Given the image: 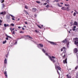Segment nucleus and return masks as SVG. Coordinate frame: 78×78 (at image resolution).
<instances>
[{
  "label": "nucleus",
  "mask_w": 78,
  "mask_h": 78,
  "mask_svg": "<svg viewBox=\"0 0 78 78\" xmlns=\"http://www.w3.org/2000/svg\"><path fill=\"white\" fill-rule=\"evenodd\" d=\"M2 21L0 20V23H2Z\"/></svg>",
  "instance_id": "46"
},
{
  "label": "nucleus",
  "mask_w": 78,
  "mask_h": 78,
  "mask_svg": "<svg viewBox=\"0 0 78 78\" xmlns=\"http://www.w3.org/2000/svg\"><path fill=\"white\" fill-rule=\"evenodd\" d=\"M42 51L44 52V53L45 52V50L44 49H42Z\"/></svg>",
  "instance_id": "24"
},
{
  "label": "nucleus",
  "mask_w": 78,
  "mask_h": 78,
  "mask_svg": "<svg viewBox=\"0 0 78 78\" xmlns=\"http://www.w3.org/2000/svg\"><path fill=\"white\" fill-rule=\"evenodd\" d=\"M58 2L59 1L58 0H55V1H54V2Z\"/></svg>",
  "instance_id": "26"
},
{
  "label": "nucleus",
  "mask_w": 78,
  "mask_h": 78,
  "mask_svg": "<svg viewBox=\"0 0 78 78\" xmlns=\"http://www.w3.org/2000/svg\"><path fill=\"white\" fill-rule=\"evenodd\" d=\"M77 68H78V66H77L75 68V69H77Z\"/></svg>",
  "instance_id": "40"
},
{
  "label": "nucleus",
  "mask_w": 78,
  "mask_h": 78,
  "mask_svg": "<svg viewBox=\"0 0 78 78\" xmlns=\"http://www.w3.org/2000/svg\"><path fill=\"white\" fill-rule=\"evenodd\" d=\"M76 12V14H78V12Z\"/></svg>",
  "instance_id": "63"
},
{
  "label": "nucleus",
  "mask_w": 78,
  "mask_h": 78,
  "mask_svg": "<svg viewBox=\"0 0 78 78\" xmlns=\"http://www.w3.org/2000/svg\"><path fill=\"white\" fill-rule=\"evenodd\" d=\"M13 34H15V32H14V31H13L12 33Z\"/></svg>",
  "instance_id": "43"
},
{
  "label": "nucleus",
  "mask_w": 78,
  "mask_h": 78,
  "mask_svg": "<svg viewBox=\"0 0 78 78\" xmlns=\"http://www.w3.org/2000/svg\"><path fill=\"white\" fill-rule=\"evenodd\" d=\"M48 58H49L51 61H52L53 62H55V60H54L53 59H56L57 60V58L53 56H52V57H51V56H48Z\"/></svg>",
  "instance_id": "2"
},
{
  "label": "nucleus",
  "mask_w": 78,
  "mask_h": 78,
  "mask_svg": "<svg viewBox=\"0 0 78 78\" xmlns=\"http://www.w3.org/2000/svg\"><path fill=\"white\" fill-rule=\"evenodd\" d=\"M47 3H44V5H47Z\"/></svg>",
  "instance_id": "44"
},
{
  "label": "nucleus",
  "mask_w": 78,
  "mask_h": 78,
  "mask_svg": "<svg viewBox=\"0 0 78 78\" xmlns=\"http://www.w3.org/2000/svg\"><path fill=\"white\" fill-rule=\"evenodd\" d=\"M6 40H8V37H6Z\"/></svg>",
  "instance_id": "48"
},
{
  "label": "nucleus",
  "mask_w": 78,
  "mask_h": 78,
  "mask_svg": "<svg viewBox=\"0 0 78 78\" xmlns=\"http://www.w3.org/2000/svg\"><path fill=\"white\" fill-rule=\"evenodd\" d=\"M46 2H47L48 3H49V2L47 1Z\"/></svg>",
  "instance_id": "53"
},
{
  "label": "nucleus",
  "mask_w": 78,
  "mask_h": 78,
  "mask_svg": "<svg viewBox=\"0 0 78 78\" xmlns=\"http://www.w3.org/2000/svg\"><path fill=\"white\" fill-rule=\"evenodd\" d=\"M45 55H46V56H48V54H47V53H45Z\"/></svg>",
  "instance_id": "41"
},
{
  "label": "nucleus",
  "mask_w": 78,
  "mask_h": 78,
  "mask_svg": "<svg viewBox=\"0 0 78 78\" xmlns=\"http://www.w3.org/2000/svg\"><path fill=\"white\" fill-rule=\"evenodd\" d=\"M17 43V41H16V42L15 43V45H16Z\"/></svg>",
  "instance_id": "42"
},
{
  "label": "nucleus",
  "mask_w": 78,
  "mask_h": 78,
  "mask_svg": "<svg viewBox=\"0 0 78 78\" xmlns=\"http://www.w3.org/2000/svg\"><path fill=\"white\" fill-rule=\"evenodd\" d=\"M65 6H69V5L68 4H65Z\"/></svg>",
  "instance_id": "27"
},
{
  "label": "nucleus",
  "mask_w": 78,
  "mask_h": 78,
  "mask_svg": "<svg viewBox=\"0 0 78 78\" xmlns=\"http://www.w3.org/2000/svg\"><path fill=\"white\" fill-rule=\"evenodd\" d=\"M37 26L39 28H42V27H41L39 25H37Z\"/></svg>",
  "instance_id": "23"
},
{
  "label": "nucleus",
  "mask_w": 78,
  "mask_h": 78,
  "mask_svg": "<svg viewBox=\"0 0 78 78\" xmlns=\"http://www.w3.org/2000/svg\"><path fill=\"white\" fill-rule=\"evenodd\" d=\"M73 28L72 29L73 31H75V28H76V26H74L73 27Z\"/></svg>",
  "instance_id": "16"
},
{
  "label": "nucleus",
  "mask_w": 78,
  "mask_h": 78,
  "mask_svg": "<svg viewBox=\"0 0 78 78\" xmlns=\"http://www.w3.org/2000/svg\"><path fill=\"white\" fill-rule=\"evenodd\" d=\"M15 30L16 31H17V30L16 29V30Z\"/></svg>",
  "instance_id": "60"
},
{
  "label": "nucleus",
  "mask_w": 78,
  "mask_h": 78,
  "mask_svg": "<svg viewBox=\"0 0 78 78\" xmlns=\"http://www.w3.org/2000/svg\"><path fill=\"white\" fill-rule=\"evenodd\" d=\"M24 27H25V28H26V27L25 26H24Z\"/></svg>",
  "instance_id": "56"
},
{
  "label": "nucleus",
  "mask_w": 78,
  "mask_h": 78,
  "mask_svg": "<svg viewBox=\"0 0 78 78\" xmlns=\"http://www.w3.org/2000/svg\"><path fill=\"white\" fill-rule=\"evenodd\" d=\"M63 50H64V52H66V49L65 47H63L61 49V51H63Z\"/></svg>",
  "instance_id": "6"
},
{
  "label": "nucleus",
  "mask_w": 78,
  "mask_h": 78,
  "mask_svg": "<svg viewBox=\"0 0 78 78\" xmlns=\"http://www.w3.org/2000/svg\"><path fill=\"white\" fill-rule=\"evenodd\" d=\"M67 78H71V76H69V75L67 74L66 75Z\"/></svg>",
  "instance_id": "15"
},
{
  "label": "nucleus",
  "mask_w": 78,
  "mask_h": 78,
  "mask_svg": "<svg viewBox=\"0 0 78 78\" xmlns=\"http://www.w3.org/2000/svg\"><path fill=\"white\" fill-rule=\"evenodd\" d=\"M4 74H5V76H6V77H7L8 76L7 75V73H6V71H5L4 72Z\"/></svg>",
  "instance_id": "20"
},
{
  "label": "nucleus",
  "mask_w": 78,
  "mask_h": 78,
  "mask_svg": "<svg viewBox=\"0 0 78 78\" xmlns=\"http://www.w3.org/2000/svg\"><path fill=\"white\" fill-rule=\"evenodd\" d=\"M27 37H29V38H30V39H32V38H31V37H30V36H27Z\"/></svg>",
  "instance_id": "38"
},
{
  "label": "nucleus",
  "mask_w": 78,
  "mask_h": 78,
  "mask_svg": "<svg viewBox=\"0 0 78 78\" xmlns=\"http://www.w3.org/2000/svg\"><path fill=\"white\" fill-rule=\"evenodd\" d=\"M67 11H69V7H67Z\"/></svg>",
  "instance_id": "37"
},
{
  "label": "nucleus",
  "mask_w": 78,
  "mask_h": 78,
  "mask_svg": "<svg viewBox=\"0 0 78 78\" xmlns=\"http://www.w3.org/2000/svg\"><path fill=\"white\" fill-rule=\"evenodd\" d=\"M74 25H78V23L76 21H75L74 23Z\"/></svg>",
  "instance_id": "18"
},
{
  "label": "nucleus",
  "mask_w": 78,
  "mask_h": 78,
  "mask_svg": "<svg viewBox=\"0 0 78 78\" xmlns=\"http://www.w3.org/2000/svg\"><path fill=\"white\" fill-rule=\"evenodd\" d=\"M39 46L41 47H42L44 46V45L42 44H39Z\"/></svg>",
  "instance_id": "19"
},
{
  "label": "nucleus",
  "mask_w": 78,
  "mask_h": 78,
  "mask_svg": "<svg viewBox=\"0 0 78 78\" xmlns=\"http://www.w3.org/2000/svg\"><path fill=\"white\" fill-rule=\"evenodd\" d=\"M25 24H27V25H28V23H27V22H25Z\"/></svg>",
  "instance_id": "45"
},
{
  "label": "nucleus",
  "mask_w": 78,
  "mask_h": 78,
  "mask_svg": "<svg viewBox=\"0 0 78 78\" xmlns=\"http://www.w3.org/2000/svg\"><path fill=\"white\" fill-rule=\"evenodd\" d=\"M25 8H26V9H28V7H27V5L25 6Z\"/></svg>",
  "instance_id": "34"
},
{
  "label": "nucleus",
  "mask_w": 78,
  "mask_h": 78,
  "mask_svg": "<svg viewBox=\"0 0 78 78\" xmlns=\"http://www.w3.org/2000/svg\"><path fill=\"white\" fill-rule=\"evenodd\" d=\"M62 9V10H66V8L65 7H63L61 8Z\"/></svg>",
  "instance_id": "12"
},
{
  "label": "nucleus",
  "mask_w": 78,
  "mask_h": 78,
  "mask_svg": "<svg viewBox=\"0 0 78 78\" xmlns=\"http://www.w3.org/2000/svg\"><path fill=\"white\" fill-rule=\"evenodd\" d=\"M68 32H69V33H70V31H69Z\"/></svg>",
  "instance_id": "59"
},
{
  "label": "nucleus",
  "mask_w": 78,
  "mask_h": 78,
  "mask_svg": "<svg viewBox=\"0 0 78 78\" xmlns=\"http://www.w3.org/2000/svg\"><path fill=\"white\" fill-rule=\"evenodd\" d=\"M14 29H15L14 28H13L12 29V30H14Z\"/></svg>",
  "instance_id": "52"
},
{
  "label": "nucleus",
  "mask_w": 78,
  "mask_h": 78,
  "mask_svg": "<svg viewBox=\"0 0 78 78\" xmlns=\"http://www.w3.org/2000/svg\"><path fill=\"white\" fill-rule=\"evenodd\" d=\"M36 11V9L35 8H32V11H33V12H35Z\"/></svg>",
  "instance_id": "13"
},
{
  "label": "nucleus",
  "mask_w": 78,
  "mask_h": 78,
  "mask_svg": "<svg viewBox=\"0 0 78 78\" xmlns=\"http://www.w3.org/2000/svg\"><path fill=\"white\" fill-rule=\"evenodd\" d=\"M10 16L12 17V20H15V19H14V18H15V17H14V16H13L12 15H10Z\"/></svg>",
  "instance_id": "9"
},
{
  "label": "nucleus",
  "mask_w": 78,
  "mask_h": 78,
  "mask_svg": "<svg viewBox=\"0 0 78 78\" xmlns=\"http://www.w3.org/2000/svg\"><path fill=\"white\" fill-rule=\"evenodd\" d=\"M5 14H6V12H3L0 13V14H1L2 15H5Z\"/></svg>",
  "instance_id": "11"
},
{
  "label": "nucleus",
  "mask_w": 78,
  "mask_h": 78,
  "mask_svg": "<svg viewBox=\"0 0 78 78\" xmlns=\"http://www.w3.org/2000/svg\"><path fill=\"white\" fill-rule=\"evenodd\" d=\"M8 26H9V24H7V27H8Z\"/></svg>",
  "instance_id": "55"
},
{
  "label": "nucleus",
  "mask_w": 78,
  "mask_h": 78,
  "mask_svg": "<svg viewBox=\"0 0 78 78\" xmlns=\"http://www.w3.org/2000/svg\"><path fill=\"white\" fill-rule=\"evenodd\" d=\"M10 30L11 31L12 33V28L11 27L10 28Z\"/></svg>",
  "instance_id": "25"
},
{
  "label": "nucleus",
  "mask_w": 78,
  "mask_h": 78,
  "mask_svg": "<svg viewBox=\"0 0 78 78\" xmlns=\"http://www.w3.org/2000/svg\"><path fill=\"white\" fill-rule=\"evenodd\" d=\"M35 33H38V32L37 30H35Z\"/></svg>",
  "instance_id": "33"
},
{
  "label": "nucleus",
  "mask_w": 78,
  "mask_h": 78,
  "mask_svg": "<svg viewBox=\"0 0 78 78\" xmlns=\"http://www.w3.org/2000/svg\"><path fill=\"white\" fill-rule=\"evenodd\" d=\"M26 14H28V12H26Z\"/></svg>",
  "instance_id": "49"
},
{
  "label": "nucleus",
  "mask_w": 78,
  "mask_h": 78,
  "mask_svg": "<svg viewBox=\"0 0 78 78\" xmlns=\"http://www.w3.org/2000/svg\"><path fill=\"white\" fill-rule=\"evenodd\" d=\"M36 3H41V2H40L39 1H36Z\"/></svg>",
  "instance_id": "32"
},
{
  "label": "nucleus",
  "mask_w": 78,
  "mask_h": 78,
  "mask_svg": "<svg viewBox=\"0 0 78 78\" xmlns=\"http://www.w3.org/2000/svg\"><path fill=\"white\" fill-rule=\"evenodd\" d=\"M73 51H74V53H77V52H78V49H77V48H75L74 49V50H73Z\"/></svg>",
  "instance_id": "8"
},
{
  "label": "nucleus",
  "mask_w": 78,
  "mask_h": 78,
  "mask_svg": "<svg viewBox=\"0 0 78 78\" xmlns=\"http://www.w3.org/2000/svg\"><path fill=\"white\" fill-rule=\"evenodd\" d=\"M41 27H43V25H41Z\"/></svg>",
  "instance_id": "61"
},
{
  "label": "nucleus",
  "mask_w": 78,
  "mask_h": 78,
  "mask_svg": "<svg viewBox=\"0 0 78 78\" xmlns=\"http://www.w3.org/2000/svg\"><path fill=\"white\" fill-rule=\"evenodd\" d=\"M18 28L20 29V28H21V27H18Z\"/></svg>",
  "instance_id": "47"
},
{
  "label": "nucleus",
  "mask_w": 78,
  "mask_h": 78,
  "mask_svg": "<svg viewBox=\"0 0 78 78\" xmlns=\"http://www.w3.org/2000/svg\"><path fill=\"white\" fill-rule=\"evenodd\" d=\"M5 2V1H4V0H2L1 2V3H3V2Z\"/></svg>",
  "instance_id": "35"
},
{
  "label": "nucleus",
  "mask_w": 78,
  "mask_h": 78,
  "mask_svg": "<svg viewBox=\"0 0 78 78\" xmlns=\"http://www.w3.org/2000/svg\"><path fill=\"white\" fill-rule=\"evenodd\" d=\"M76 13H75V12H74V14H73V16H76Z\"/></svg>",
  "instance_id": "31"
},
{
  "label": "nucleus",
  "mask_w": 78,
  "mask_h": 78,
  "mask_svg": "<svg viewBox=\"0 0 78 78\" xmlns=\"http://www.w3.org/2000/svg\"><path fill=\"white\" fill-rule=\"evenodd\" d=\"M74 39H75L74 44L78 47V38H74Z\"/></svg>",
  "instance_id": "4"
},
{
  "label": "nucleus",
  "mask_w": 78,
  "mask_h": 78,
  "mask_svg": "<svg viewBox=\"0 0 78 78\" xmlns=\"http://www.w3.org/2000/svg\"><path fill=\"white\" fill-rule=\"evenodd\" d=\"M62 42H63V43H66L67 47H68V48H69V42L68 41H67V40H66V39L64 40H63Z\"/></svg>",
  "instance_id": "3"
},
{
  "label": "nucleus",
  "mask_w": 78,
  "mask_h": 78,
  "mask_svg": "<svg viewBox=\"0 0 78 78\" xmlns=\"http://www.w3.org/2000/svg\"><path fill=\"white\" fill-rule=\"evenodd\" d=\"M74 11H75V12H77L76 11V10H74Z\"/></svg>",
  "instance_id": "54"
},
{
  "label": "nucleus",
  "mask_w": 78,
  "mask_h": 78,
  "mask_svg": "<svg viewBox=\"0 0 78 78\" xmlns=\"http://www.w3.org/2000/svg\"><path fill=\"white\" fill-rule=\"evenodd\" d=\"M6 40L3 41V44H5V43H6Z\"/></svg>",
  "instance_id": "22"
},
{
  "label": "nucleus",
  "mask_w": 78,
  "mask_h": 78,
  "mask_svg": "<svg viewBox=\"0 0 78 78\" xmlns=\"http://www.w3.org/2000/svg\"><path fill=\"white\" fill-rule=\"evenodd\" d=\"M64 64H67V58H66L65 60L63 61Z\"/></svg>",
  "instance_id": "10"
},
{
  "label": "nucleus",
  "mask_w": 78,
  "mask_h": 78,
  "mask_svg": "<svg viewBox=\"0 0 78 78\" xmlns=\"http://www.w3.org/2000/svg\"><path fill=\"white\" fill-rule=\"evenodd\" d=\"M36 15H34V16H35V17H36Z\"/></svg>",
  "instance_id": "57"
},
{
  "label": "nucleus",
  "mask_w": 78,
  "mask_h": 78,
  "mask_svg": "<svg viewBox=\"0 0 78 78\" xmlns=\"http://www.w3.org/2000/svg\"><path fill=\"white\" fill-rule=\"evenodd\" d=\"M3 6H4V4H2Z\"/></svg>",
  "instance_id": "64"
},
{
  "label": "nucleus",
  "mask_w": 78,
  "mask_h": 78,
  "mask_svg": "<svg viewBox=\"0 0 78 78\" xmlns=\"http://www.w3.org/2000/svg\"><path fill=\"white\" fill-rule=\"evenodd\" d=\"M64 52V53H62L61 54V55L62 56V57H63V58H64L67 55L66 54V52Z\"/></svg>",
  "instance_id": "5"
},
{
  "label": "nucleus",
  "mask_w": 78,
  "mask_h": 78,
  "mask_svg": "<svg viewBox=\"0 0 78 78\" xmlns=\"http://www.w3.org/2000/svg\"><path fill=\"white\" fill-rule=\"evenodd\" d=\"M6 36L8 38H10V39H11V37L7 35V34H5Z\"/></svg>",
  "instance_id": "14"
},
{
  "label": "nucleus",
  "mask_w": 78,
  "mask_h": 78,
  "mask_svg": "<svg viewBox=\"0 0 78 78\" xmlns=\"http://www.w3.org/2000/svg\"><path fill=\"white\" fill-rule=\"evenodd\" d=\"M48 42H49V43H50V44H52V45H56V43L54 42H51V41H48Z\"/></svg>",
  "instance_id": "7"
},
{
  "label": "nucleus",
  "mask_w": 78,
  "mask_h": 78,
  "mask_svg": "<svg viewBox=\"0 0 78 78\" xmlns=\"http://www.w3.org/2000/svg\"><path fill=\"white\" fill-rule=\"evenodd\" d=\"M76 56L77 57V58H78V53H77L76 54Z\"/></svg>",
  "instance_id": "39"
},
{
  "label": "nucleus",
  "mask_w": 78,
  "mask_h": 78,
  "mask_svg": "<svg viewBox=\"0 0 78 78\" xmlns=\"http://www.w3.org/2000/svg\"><path fill=\"white\" fill-rule=\"evenodd\" d=\"M4 25L5 27H7V25H6V24H4Z\"/></svg>",
  "instance_id": "29"
},
{
  "label": "nucleus",
  "mask_w": 78,
  "mask_h": 78,
  "mask_svg": "<svg viewBox=\"0 0 78 78\" xmlns=\"http://www.w3.org/2000/svg\"><path fill=\"white\" fill-rule=\"evenodd\" d=\"M20 20V19H18V20Z\"/></svg>",
  "instance_id": "62"
},
{
  "label": "nucleus",
  "mask_w": 78,
  "mask_h": 78,
  "mask_svg": "<svg viewBox=\"0 0 78 78\" xmlns=\"http://www.w3.org/2000/svg\"><path fill=\"white\" fill-rule=\"evenodd\" d=\"M4 63L5 64H7V60H6V58H5L4 60Z\"/></svg>",
  "instance_id": "17"
},
{
  "label": "nucleus",
  "mask_w": 78,
  "mask_h": 78,
  "mask_svg": "<svg viewBox=\"0 0 78 78\" xmlns=\"http://www.w3.org/2000/svg\"><path fill=\"white\" fill-rule=\"evenodd\" d=\"M22 29L23 30H25V29H24V28H23H23H22Z\"/></svg>",
  "instance_id": "50"
},
{
  "label": "nucleus",
  "mask_w": 78,
  "mask_h": 78,
  "mask_svg": "<svg viewBox=\"0 0 78 78\" xmlns=\"http://www.w3.org/2000/svg\"><path fill=\"white\" fill-rule=\"evenodd\" d=\"M55 69L57 70V72L58 74L60 75L59 72H61V68L56 65V64H55Z\"/></svg>",
  "instance_id": "1"
},
{
  "label": "nucleus",
  "mask_w": 78,
  "mask_h": 78,
  "mask_svg": "<svg viewBox=\"0 0 78 78\" xmlns=\"http://www.w3.org/2000/svg\"><path fill=\"white\" fill-rule=\"evenodd\" d=\"M46 8H49V5L48 4L46 6Z\"/></svg>",
  "instance_id": "28"
},
{
  "label": "nucleus",
  "mask_w": 78,
  "mask_h": 78,
  "mask_svg": "<svg viewBox=\"0 0 78 78\" xmlns=\"http://www.w3.org/2000/svg\"><path fill=\"white\" fill-rule=\"evenodd\" d=\"M20 33H24V32L23 31H20Z\"/></svg>",
  "instance_id": "36"
},
{
  "label": "nucleus",
  "mask_w": 78,
  "mask_h": 78,
  "mask_svg": "<svg viewBox=\"0 0 78 78\" xmlns=\"http://www.w3.org/2000/svg\"><path fill=\"white\" fill-rule=\"evenodd\" d=\"M10 25L12 26V27H14V24L13 23H12L10 24Z\"/></svg>",
  "instance_id": "30"
},
{
  "label": "nucleus",
  "mask_w": 78,
  "mask_h": 78,
  "mask_svg": "<svg viewBox=\"0 0 78 78\" xmlns=\"http://www.w3.org/2000/svg\"><path fill=\"white\" fill-rule=\"evenodd\" d=\"M57 5L59 7H62V6L60 5L58 3L57 4Z\"/></svg>",
  "instance_id": "21"
},
{
  "label": "nucleus",
  "mask_w": 78,
  "mask_h": 78,
  "mask_svg": "<svg viewBox=\"0 0 78 78\" xmlns=\"http://www.w3.org/2000/svg\"><path fill=\"white\" fill-rule=\"evenodd\" d=\"M2 25V24L1 23H0V26Z\"/></svg>",
  "instance_id": "58"
},
{
  "label": "nucleus",
  "mask_w": 78,
  "mask_h": 78,
  "mask_svg": "<svg viewBox=\"0 0 78 78\" xmlns=\"http://www.w3.org/2000/svg\"><path fill=\"white\" fill-rule=\"evenodd\" d=\"M60 4H61L62 5H63V3L61 2V3H60Z\"/></svg>",
  "instance_id": "51"
}]
</instances>
